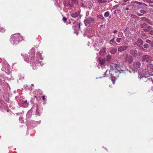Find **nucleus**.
I'll use <instances>...</instances> for the list:
<instances>
[{"mask_svg":"<svg viewBox=\"0 0 153 153\" xmlns=\"http://www.w3.org/2000/svg\"><path fill=\"white\" fill-rule=\"evenodd\" d=\"M107 60L108 61H109L111 58V56L110 55L108 54L106 57Z\"/></svg>","mask_w":153,"mask_h":153,"instance_id":"5701e85b","label":"nucleus"},{"mask_svg":"<svg viewBox=\"0 0 153 153\" xmlns=\"http://www.w3.org/2000/svg\"><path fill=\"white\" fill-rule=\"evenodd\" d=\"M109 15V13L108 11H107L104 14V16L105 17H108Z\"/></svg>","mask_w":153,"mask_h":153,"instance_id":"b1692460","label":"nucleus"},{"mask_svg":"<svg viewBox=\"0 0 153 153\" xmlns=\"http://www.w3.org/2000/svg\"><path fill=\"white\" fill-rule=\"evenodd\" d=\"M98 3L100 4H102V3H105L106 2V0H98Z\"/></svg>","mask_w":153,"mask_h":153,"instance_id":"412c9836","label":"nucleus"},{"mask_svg":"<svg viewBox=\"0 0 153 153\" xmlns=\"http://www.w3.org/2000/svg\"><path fill=\"white\" fill-rule=\"evenodd\" d=\"M11 38L15 44H17L20 41L23 39L22 36H20L19 33H16L13 34L11 36Z\"/></svg>","mask_w":153,"mask_h":153,"instance_id":"f257e3e1","label":"nucleus"},{"mask_svg":"<svg viewBox=\"0 0 153 153\" xmlns=\"http://www.w3.org/2000/svg\"><path fill=\"white\" fill-rule=\"evenodd\" d=\"M102 18H103V19H104V18L103 17H102Z\"/></svg>","mask_w":153,"mask_h":153,"instance_id":"37998d69","label":"nucleus"},{"mask_svg":"<svg viewBox=\"0 0 153 153\" xmlns=\"http://www.w3.org/2000/svg\"><path fill=\"white\" fill-rule=\"evenodd\" d=\"M102 51L103 52V53H104L105 52V50L104 48L103 49H102Z\"/></svg>","mask_w":153,"mask_h":153,"instance_id":"e433bc0d","label":"nucleus"},{"mask_svg":"<svg viewBox=\"0 0 153 153\" xmlns=\"http://www.w3.org/2000/svg\"><path fill=\"white\" fill-rule=\"evenodd\" d=\"M143 47L145 48H148L149 47V45L148 44L145 43L143 45Z\"/></svg>","mask_w":153,"mask_h":153,"instance_id":"4be33fe9","label":"nucleus"},{"mask_svg":"<svg viewBox=\"0 0 153 153\" xmlns=\"http://www.w3.org/2000/svg\"><path fill=\"white\" fill-rule=\"evenodd\" d=\"M149 33L150 35H153V30H151L149 32Z\"/></svg>","mask_w":153,"mask_h":153,"instance_id":"7c9ffc66","label":"nucleus"},{"mask_svg":"<svg viewBox=\"0 0 153 153\" xmlns=\"http://www.w3.org/2000/svg\"><path fill=\"white\" fill-rule=\"evenodd\" d=\"M151 46L152 47H153V41H152L151 43L150 44Z\"/></svg>","mask_w":153,"mask_h":153,"instance_id":"f704fd0d","label":"nucleus"},{"mask_svg":"<svg viewBox=\"0 0 153 153\" xmlns=\"http://www.w3.org/2000/svg\"><path fill=\"white\" fill-rule=\"evenodd\" d=\"M152 28L150 26H147V27L145 29H144L143 30L145 32H150Z\"/></svg>","mask_w":153,"mask_h":153,"instance_id":"4468645a","label":"nucleus"},{"mask_svg":"<svg viewBox=\"0 0 153 153\" xmlns=\"http://www.w3.org/2000/svg\"><path fill=\"white\" fill-rule=\"evenodd\" d=\"M34 64V63H32V66H33V65Z\"/></svg>","mask_w":153,"mask_h":153,"instance_id":"a19ab883","label":"nucleus"},{"mask_svg":"<svg viewBox=\"0 0 153 153\" xmlns=\"http://www.w3.org/2000/svg\"><path fill=\"white\" fill-rule=\"evenodd\" d=\"M42 100H45V96H43L42 97Z\"/></svg>","mask_w":153,"mask_h":153,"instance_id":"72a5a7b5","label":"nucleus"},{"mask_svg":"<svg viewBox=\"0 0 153 153\" xmlns=\"http://www.w3.org/2000/svg\"><path fill=\"white\" fill-rule=\"evenodd\" d=\"M141 20L143 21H145V22L150 24V21L149 19H148L145 17H142L141 18Z\"/></svg>","mask_w":153,"mask_h":153,"instance_id":"2eb2a0df","label":"nucleus"},{"mask_svg":"<svg viewBox=\"0 0 153 153\" xmlns=\"http://www.w3.org/2000/svg\"><path fill=\"white\" fill-rule=\"evenodd\" d=\"M120 73V71L118 70L117 69L114 70L113 71L112 76L114 77L115 79H116L119 76Z\"/></svg>","mask_w":153,"mask_h":153,"instance_id":"39448f33","label":"nucleus"},{"mask_svg":"<svg viewBox=\"0 0 153 153\" xmlns=\"http://www.w3.org/2000/svg\"><path fill=\"white\" fill-rule=\"evenodd\" d=\"M142 50L144 52H147V50H146V49L143 48V47L142 48Z\"/></svg>","mask_w":153,"mask_h":153,"instance_id":"2f4dec72","label":"nucleus"},{"mask_svg":"<svg viewBox=\"0 0 153 153\" xmlns=\"http://www.w3.org/2000/svg\"><path fill=\"white\" fill-rule=\"evenodd\" d=\"M68 1L69 0H65L63 2L64 5L66 7H69V2Z\"/></svg>","mask_w":153,"mask_h":153,"instance_id":"a211bd4d","label":"nucleus"},{"mask_svg":"<svg viewBox=\"0 0 153 153\" xmlns=\"http://www.w3.org/2000/svg\"><path fill=\"white\" fill-rule=\"evenodd\" d=\"M79 12H76L75 13L72 14L71 16L75 18L77 17L79 15Z\"/></svg>","mask_w":153,"mask_h":153,"instance_id":"f3484780","label":"nucleus"},{"mask_svg":"<svg viewBox=\"0 0 153 153\" xmlns=\"http://www.w3.org/2000/svg\"><path fill=\"white\" fill-rule=\"evenodd\" d=\"M78 25L79 26V29H80V23H79L78 24Z\"/></svg>","mask_w":153,"mask_h":153,"instance_id":"c9c22d12","label":"nucleus"},{"mask_svg":"<svg viewBox=\"0 0 153 153\" xmlns=\"http://www.w3.org/2000/svg\"><path fill=\"white\" fill-rule=\"evenodd\" d=\"M151 42V40H150L149 39H147L146 41V42H147V43H149V44Z\"/></svg>","mask_w":153,"mask_h":153,"instance_id":"c756f323","label":"nucleus"},{"mask_svg":"<svg viewBox=\"0 0 153 153\" xmlns=\"http://www.w3.org/2000/svg\"><path fill=\"white\" fill-rule=\"evenodd\" d=\"M24 104H27V105H28V104L27 103V100H26V101H25L24 103Z\"/></svg>","mask_w":153,"mask_h":153,"instance_id":"4c0bfd02","label":"nucleus"},{"mask_svg":"<svg viewBox=\"0 0 153 153\" xmlns=\"http://www.w3.org/2000/svg\"><path fill=\"white\" fill-rule=\"evenodd\" d=\"M62 20L64 21V22H65L67 20V18L65 17H63L62 18Z\"/></svg>","mask_w":153,"mask_h":153,"instance_id":"cd10ccee","label":"nucleus"},{"mask_svg":"<svg viewBox=\"0 0 153 153\" xmlns=\"http://www.w3.org/2000/svg\"><path fill=\"white\" fill-rule=\"evenodd\" d=\"M2 70L5 72L6 74H8L10 71V66L6 61H4L2 63Z\"/></svg>","mask_w":153,"mask_h":153,"instance_id":"f03ea898","label":"nucleus"},{"mask_svg":"<svg viewBox=\"0 0 153 153\" xmlns=\"http://www.w3.org/2000/svg\"><path fill=\"white\" fill-rule=\"evenodd\" d=\"M115 38H113L110 41L109 43L112 45L115 46L117 45V44L115 42L114 40Z\"/></svg>","mask_w":153,"mask_h":153,"instance_id":"9b49d317","label":"nucleus"},{"mask_svg":"<svg viewBox=\"0 0 153 153\" xmlns=\"http://www.w3.org/2000/svg\"><path fill=\"white\" fill-rule=\"evenodd\" d=\"M132 65L133 68L134 69H137L140 67L141 63L138 61H135L133 63Z\"/></svg>","mask_w":153,"mask_h":153,"instance_id":"6e6552de","label":"nucleus"},{"mask_svg":"<svg viewBox=\"0 0 153 153\" xmlns=\"http://www.w3.org/2000/svg\"><path fill=\"white\" fill-rule=\"evenodd\" d=\"M94 19L93 18H88L86 19L84 21V22L86 26L88 25L92 22H94Z\"/></svg>","mask_w":153,"mask_h":153,"instance_id":"423d86ee","label":"nucleus"},{"mask_svg":"<svg viewBox=\"0 0 153 153\" xmlns=\"http://www.w3.org/2000/svg\"><path fill=\"white\" fill-rule=\"evenodd\" d=\"M117 51V49L116 48H111L110 51V53L111 54H114Z\"/></svg>","mask_w":153,"mask_h":153,"instance_id":"dca6fc26","label":"nucleus"},{"mask_svg":"<svg viewBox=\"0 0 153 153\" xmlns=\"http://www.w3.org/2000/svg\"><path fill=\"white\" fill-rule=\"evenodd\" d=\"M138 15L139 16H142V14H140V13H139V14H138Z\"/></svg>","mask_w":153,"mask_h":153,"instance_id":"ea45409f","label":"nucleus"},{"mask_svg":"<svg viewBox=\"0 0 153 153\" xmlns=\"http://www.w3.org/2000/svg\"><path fill=\"white\" fill-rule=\"evenodd\" d=\"M139 42L140 43V45H143V42L142 40H140L139 41Z\"/></svg>","mask_w":153,"mask_h":153,"instance_id":"c85d7f7f","label":"nucleus"},{"mask_svg":"<svg viewBox=\"0 0 153 153\" xmlns=\"http://www.w3.org/2000/svg\"><path fill=\"white\" fill-rule=\"evenodd\" d=\"M130 52L131 55L134 57H136L138 55L137 51L136 50H131L130 51Z\"/></svg>","mask_w":153,"mask_h":153,"instance_id":"9d476101","label":"nucleus"},{"mask_svg":"<svg viewBox=\"0 0 153 153\" xmlns=\"http://www.w3.org/2000/svg\"><path fill=\"white\" fill-rule=\"evenodd\" d=\"M115 79H109L108 81V83L109 84H114L115 83Z\"/></svg>","mask_w":153,"mask_h":153,"instance_id":"6ab92c4d","label":"nucleus"},{"mask_svg":"<svg viewBox=\"0 0 153 153\" xmlns=\"http://www.w3.org/2000/svg\"><path fill=\"white\" fill-rule=\"evenodd\" d=\"M134 3H137L139 5H141L142 4H144L142 2H139L137 1H135L134 2Z\"/></svg>","mask_w":153,"mask_h":153,"instance_id":"a878e982","label":"nucleus"},{"mask_svg":"<svg viewBox=\"0 0 153 153\" xmlns=\"http://www.w3.org/2000/svg\"><path fill=\"white\" fill-rule=\"evenodd\" d=\"M121 38H118L116 39V41L118 43H119L121 42Z\"/></svg>","mask_w":153,"mask_h":153,"instance_id":"bb28decb","label":"nucleus"},{"mask_svg":"<svg viewBox=\"0 0 153 153\" xmlns=\"http://www.w3.org/2000/svg\"><path fill=\"white\" fill-rule=\"evenodd\" d=\"M68 1L69 2V7L71 9L74 7V4H76L78 3L77 0H69Z\"/></svg>","mask_w":153,"mask_h":153,"instance_id":"0eeeda50","label":"nucleus"},{"mask_svg":"<svg viewBox=\"0 0 153 153\" xmlns=\"http://www.w3.org/2000/svg\"><path fill=\"white\" fill-rule=\"evenodd\" d=\"M33 70H36V67H33Z\"/></svg>","mask_w":153,"mask_h":153,"instance_id":"58836bf2","label":"nucleus"},{"mask_svg":"<svg viewBox=\"0 0 153 153\" xmlns=\"http://www.w3.org/2000/svg\"><path fill=\"white\" fill-rule=\"evenodd\" d=\"M151 60V57L148 55L143 56L141 58V61L143 62H150Z\"/></svg>","mask_w":153,"mask_h":153,"instance_id":"20e7f679","label":"nucleus"},{"mask_svg":"<svg viewBox=\"0 0 153 153\" xmlns=\"http://www.w3.org/2000/svg\"><path fill=\"white\" fill-rule=\"evenodd\" d=\"M133 58L131 55L126 54L125 56V61L128 64H131L133 62Z\"/></svg>","mask_w":153,"mask_h":153,"instance_id":"7ed1b4c3","label":"nucleus"},{"mask_svg":"<svg viewBox=\"0 0 153 153\" xmlns=\"http://www.w3.org/2000/svg\"><path fill=\"white\" fill-rule=\"evenodd\" d=\"M101 52V51H100V54H101V53H100V52Z\"/></svg>","mask_w":153,"mask_h":153,"instance_id":"c03bdc74","label":"nucleus"},{"mask_svg":"<svg viewBox=\"0 0 153 153\" xmlns=\"http://www.w3.org/2000/svg\"><path fill=\"white\" fill-rule=\"evenodd\" d=\"M118 32V31L117 30H114L113 32L114 33H116Z\"/></svg>","mask_w":153,"mask_h":153,"instance_id":"473e14b6","label":"nucleus"},{"mask_svg":"<svg viewBox=\"0 0 153 153\" xmlns=\"http://www.w3.org/2000/svg\"><path fill=\"white\" fill-rule=\"evenodd\" d=\"M140 12L141 13L143 14H146L147 13V12L146 11L143 10H140Z\"/></svg>","mask_w":153,"mask_h":153,"instance_id":"393cba45","label":"nucleus"},{"mask_svg":"<svg viewBox=\"0 0 153 153\" xmlns=\"http://www.w3.org/2000/svg\"><path fill=\"white\" fill-rule=\"evenodd\" d=\"M147 25L145 23L142 24L140 25V26L142 28H145V29L147 27Z\"/></svg>","mask_w":153,"mask_h":153,"instance_id":"aec40b11","label":"nucleus"},{"mask_svg":"<svg viewBox=\"0 0 153 153\" xmlns=\"http://www.w3.org/2000/svg\"><path fill=\"white\" fill-rule=\"evenodd\" d=\"M99 61L101 65H103L105 62V59H102L100 58H99Z\"/></svg>","mask_w":153,"mask_h":153,"instance_id":"ddd939ff","label":"nucleus"},{"mask_svg":"<svg viewBox=\"0 0 153 153\" xmlns=\"http://www.w3.org/2000/svg\"><path fill=\"white\" fill-rule=\"evenodd\" d=\"M34 97H35L36 98H37L36 96H34Z\"/></svg>","mask_w":153,"mask_h":153,"instance_id":"79ce46f5","label":"nucleus"},{"mask_svg":"<svg viewBox=\"0 0 153 153\" xmlns=\"http://www.w3.org/2000/svg\"><path fill=\"white\" fill-rule=\"evenodd\" d=\"M34 55V53H32V54L31 55V56H30V55L28 56H25L24 57V59L25 60H26V61L27 62H29V61L30 59H33V57Z\"/></svg>","mask_w":153,"mask_h":153,"instance_id":"1a4fd4ad","label":"nucleus"},{"mask_svg":"<svg viewBox=\"0 0 153 153\" xmlns=\"http://www.w3.org/2000/svg\"><path fill=\"white\" fill-rule=\"evenodd\" d=\"M127 48V47L126 46H120L118 48V51H120V52H122L125 50H126Z\"/></svg>","mask_w":153,"mask_h":153,"instance_id":"f8f14e48","label":"nucleus"}]
</instances>
